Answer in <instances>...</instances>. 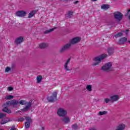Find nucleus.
<instances>
[{"label": "nucleus", "instance_id": "nucleus-39", "mask_svg": "<svg viewBox=\"0 0 130 130\" xmlns=\"http://www.w3.org/2000/svg\"><path fill=\"white\" fill-rule=\"evenodd\" d=\"M74 5H77V4H79V2L78 1H76V2H74Z\"/></svg>", "mask_w": 130, "mask_h": 130}, {"label": "nucleus", "instance_id": "nucleus-37", "mask_svg": "<svg viewBox=\"0 0 130 130\" xmlns=\"http://www.w3.org/2000/svg\"><path fill=\"white\" fill-rule=\"evenodd\" d=\"M129 13H130V9H129V10H128L127 11V13H126V14H125V16H128V14H129Z\"/></svg>", "mask_w": 130, "mask_h": 130}, {"label": "nucleus", "instance_id": "nucleus-34", "mask_svg": "<svg viewBox=\"0 0 130 130\" xmlns=\"http://www.w3.org/2000/svg\"><path fill=\"white\" fill-rule=\"evenodd\" d=\"M24 119H25L23 117H21V118H18V121H24Z\"/></svg>", "mask_w": 130, "mask_h": 130}, {"label": "nucleus", "instance_id": "nucleus-5", "mask_svg": "<svg viewBox=\"0 0 130 130\" xmlns=\"http://www.w3.org/2000/svg\"><path fill=\"white\" fill-rule=\"evenodd\" d=\"M57 112L59 116H61L62 117L66 116V115L68 114V112H67V110L62 108L58 109L57 111Z\"/></svg>", "mask_w": 130, "mask_h": 130}, {"label": "nucleus", "instance_id": "nucleus-43", "mask_svg": "<svg viewBox=\"0 0 130 130\" xmlns=\"http://www.w3.org/2000/svg\"><path fill=\"white\" fill-rule=\"evenodd\" d=\"M128 31H129L128 29L126 30V32H128Z\"/></svg>", "mask_w": 130, "mask_h": 130}, {"label": "nucleus", "instance_id": "nucleus-6", "mask_svg": "<svg viewBox=\"0 0 130 130\" xmlns=\"http://www.w3.org/2000/svg\"><path fill=\"white\" fill-rule=\"evenodd\" d=\"M57 98V91L54 92L52 94V95L51 96L48 97V101L49 102H54L55 100H56V98Z\"/></svg>", "mask_w": 130, "mask_h": 130}, {"label": "nucleus", "instance_id": "nucleus-4", "mask_svg": "<svg viewBox=\"0 0 130 130\" xmlns=\"http://www.w3.org/2000/svg\"><path fill=\"white\" fill-rule=\"evenodd\" d=\"M112 67V63L108 62L105 64L104 66H103L101 68L102 71H104V72H109L110 71H112L111 67Z\"/></svg>", "mask_w": 130, "mask_h": 130}, {"label": "nucleus", "instance_id": "nucleus-42", "mask_svg": "<svg viewBox=\"0 0 130 130\" xmlns=\"http://www.w3.org/2000/svg\"><path fill=\"white\" fill-rule=\"evenodd\" d=\"M44 129H45L44 127H42V130H44Z\"/></svg>", "mask_w": 130, "mask_h": 130}, {"label": "nucleus", "instance_id": "nucleus-23", "mask_svg": "<svg viewBox=\"0 0 130 130\" xmlns=\"http://www.w3.org/2000/svg\"><path fill=\"white\" fill-rule=\"evenodd\" d=\"M55 29H56V27H54V28H51L50 29L46 30L44 32V34H48L50 33L51 32H52V31H53Z\"/></svg>", "mask_w": 130, "mask_h": 130}, {"label": "nucleus", "instance_id": "nucleus-12", "mask_svg": "<svg viewBox=\"0 0 130 130\" xmlns=\"http://www.w3.org/2000/svg\"><path fill=\"white\" fill-rule=\"evenodd\" d=\"M111 102H116L119 99V96L113 95L110 96Z\"/></svg>", "mask_w": 130, "mask_h": 130}, {"label": "nucleus", "instance_id": "nucleus-25", "mask_svg": "<svg viewBox=\"0 0 130 130\" xmlns=\"http://www.w3.org/2000/svg\"><path fill=\"white\" fill-rule=\"evenodd\" d=\"M123 34L122 32H118L117 34L115 35L114 36V37L115 38H118L119 37H121V36H122Z\"/></svg>", "mask_w": 130, "mask_h": 130}, {"label": "nucleus", "instance_id": "nucleus-14", "mask_svg": "<svg viewBox=\"0 0 130 130\" xmlns=\"http://www.w3.org/2000/svg\"><path fill=\"white\" fill-rule=\"evenodd\" d=\"M4 108L2 109V111L4 112H6V113H8L9 114L12 113V111L9 109H8V107H6L5 106V104H4Z\"/></svg>", "mask_w": 130, "mask_h": 130}, {"label": "nucleus", "instance_id": "nucleus-8", "mask_svg": "<svg viewBox=\"0 0 130 130\" xmlns=\"http://www.w3.org/2000/svg\"><path fill=\"white\" fill-rule=\"evenodd\" d=\"M16 16L17 17H19L20 18H24V17H26L27 15V12L23 10L18 11L15 13Z\"/></svg>", "mask_w": 130, "mask_h": 130}, {"label": "nucleus", "instance_id": "nucleus-27", "mask_svg": "<svg viewBox=\"0 0 130 130\" xmlns=\"http://www.w3.org/2000/svg\"><path fill=\"white\" fill-rule=\"evenodd\" d=\"M25 128L28 129L29 127H30V122L27 121L25 122Z\"/></svg>", "mask_w": 130, "mask_h": 130}, {"label": "nucleus", "instance_id": "nucleus-21", "mask_svg": "<svg viewBox=\"0 0 130 130\" xmlns=\"http://www.w3.org/2000/svg\"><path fill=\"white\" fill-rule=\"evenodd\" d=\"M72 129L73 130H77L79 129V125L77 124H74L71 126Z\"/></svg>", "mask_w": 130, "mask_h": 130}, {"label": "nucleus", "instance_id": "nucleus-7", "mask_svg": "<svg viewBox=\"0 0 130 130\" xmlns=\"http://www.w3.org/2000/svg\"><path fill=\"white\" fill-rule=\"evenodd\" d=\"M114 17L117 21H121L122 18H123V15L119 12H115L114 13Z\"/></svg>", "mask_w": 130, "mask_h": 130}, {"label": "nucleus", "instance_id": "nucleus-18", "mask_svg": "<svg viewBox=\"0 0 130 130\" xmlns=\"http://www.w3.org/2000/svg\"><path fill=\"white\" fill-rule=\"evenodd\" d=\"M36 13H37V10H34V11L30 12V13H29L28 14V18H33V17H34V15H35V14H36Z\"/></svg>", "mask_w": 130, "mask_h": 130}, {"label": "nucleus", "instance_id": "nucleus-10", "mask_svg": "<svg viewBox=\"0 0 130 130\" xmlns=\"http://www.w3.org/2000/svg\"><path fill=\"white\" fill-rule=\"evenodd\" d=\"M32 106V102H29L27 103V105L25 106L23 109L21 110L23 112H26L28 111Z\"/></svg>", "mask_w": 130, "mask_h": 130}, {"label": "nucleus", "instance_id": "nucleus-35", "mask_svg": "<svg viewBox=\"0 0 130 130\" xmlns=\"http://www.w3.org/2000/svg\"><path fill=\"white\" fill-rule=\"evenodd\" d=\"M8 122V121H4V120H2L1 122V124H5V123H7Z\"/></svg>", "mask_w": 130, "mask_h": 130}, {"label": "nucleus", "instance_id": "nucleus-20", "mask_svg": "<svg viewBox=\"0 0 130 130\" xmlns=\"http://www.w3.org/2000/svg\"><path fill=\"white\" fill-rule=\"evenodd\" d=\"M101 9H102V10H108L109 9V5H102L101 6Z\"/></svg>", "mask_w": 130, "mask_h": 130}, {"label": "nucleus", "instance_id": "nucleus-3", "mask_svg": "<svg viewBox=\"0 0 130 130\" xmlns=\"http://www.w3.org/2000/svg\"><path fill=\"white\" fill-rule=\"evenodd\" d=\"M4 105L5 106H6V107H10V106L12 105L13 107L16 108L17 107L18 105H19V101L12 100L11 101L7 102Z\"/></svg>", "mask_w": 130, "mask_h": 130}, {"label": "nucleus", "instance_id": "nucleus-32", "mask_svg": "<svg viewBox=\"0 0 130 130\" xmlns=\"http://www.w3.org/2000/svg\"><path fill=\"white\" fill-rule=\"evenodd\" d=\"M25 119L27 121H28V122H32V119L29 117H25Z\"/></svg>", "mask_w": 130, "mask_h": 130}, {"label": "nucleus", "instance_id": "nucleus-16", "mask_svg": "<svg viewBox=\"0 0 130 130\" xmlns=\"http://www.w3.org/2000/svg\"><path fill=\"white\" fill-rule=\"evenodd\" d=\"M108 53L109 55H112L114 53V48L113 47L109 48L108 49Z\"/></svg>", "mask_w": 130, "mask_h": 130}, {"label": "nucleus", "instance_id": "nucleus-41", "mask_svg": "<svg viewBox=\"0 0 130 130\" xmlns=\"http://www.w3.org/2000/svg\"><path fill=\"white\" fill-rule=\"evenodd\" d=\"M10 130H16V128H12Z\"/></svg>", "mask_w": 130, "mask_h": 130}, {"label": "nucleus", "instance_id": "nucleus-9", "mask_svg": "<svg viewBox=\"0 0 130 130\" xmlns=\"http://www.w3.org/2000/svg\"><path fill=\"white\" fill-rule=\"evenodd\" d=\"M70 61H71V59L69 58L64 64V70L66 72H71L72 71V68L69 66L70 64Z\"/></svg>", "mask_w": 130, "mask_h": 130}, {"label": "nucleus", "instance_id": "nucleus-2", "mask_svg": "<svg viewBox=\"0 0 130 130\" xmlns=\"http://www.w3.org/2000/svg\"><path fill=\"white\" fill-rule=\"evenodd\" d=\"M108 55L107 54H103L101 55L100 56H99L98 57H96L94 58V61H95V62L93 63L92 64V66H98L100 62H101V60L103 59H104V58H106L107 57Z\"/></svg>", "mask_w": 130, "mask_h": 130}, {"label": "nucleus", "instance_id": "nucleus-44", "mask_svg": "<svg viewBox=\"0 0 130 130\" xmlns=\"http://www.w3.org/2000/svg\"><path fill=\"white\" fill-rule=\"evenodd\" d=\"M97 0H92L93 2H96Z\"/></svg>", "mask_w": 130, "mask_h": 130}, {"label": "nucleus", "instance_id": "nucleus-26", "mask_svg": "<svg viewBox=\"0 0 130 130\" xmlns=\"http://www.w3.org/2000/svg\"><path fill=\"white\" fill-rule=\"evenodd\" d=\"M107 113V111H104L103 112L100 111L99 113V115H106Z\"/></svg>", "mask_w": 130, "mask_h": 130}, {"label": "nucleus", "instance_id": "nucleus-33", "mask_svg": "<svg viewBox=\"0 0 130 130\" xmlns=\"http://www.w3.org/2000/svg\"><path fill=\"white\" fill-rule=\"evenodd\" d=\"M11 71V68L9 67H6L5 69L6 73H8V72H10Z\"/></svg>", "mask_w": 130, "mask_h": 130}, {"label": "nucleus", "instance_id": "nucleus-38", "mask_svg": "<svg viewBox=\"0 0 130 130\" xmlns=\"http://www.w3.org/2000/svg\"><path fill=\"white\" fill-rule=\"evenodd\" d=\"M13 87H8V90L9 91H13Z\"/></svg>", "mask_w": 130, "mask_h": 130}, {"label": "nucleus", "instance_id": "nucleus-22", "mask_svg": "<svg viewBox=\"0 0 130 130\" xmlns=\"http://www.w3.org/2000/svg\"><path fill=\"white\" fill-rule=\"evenodd\" d=\"M19 104H20V105H26L27 104L28 105V102L26 101L21 100L19 102Z\"/></svg>", "mask_w": 130, "mask_h": 130}, {"label": "nucleus", "instance_id": "nucleus-19", "mask_svg": "<svg viewBox=\"0 0 130 130\" xmlns=\"http://www.w3.org/2000/svg\"><path fill=\"white\" fill-rule=\"evenodd\" d=\"M42 79H43V77H42V76L39 75L37 77V82L38 84H39L42 82Z\"/></svg>", "mask_w": 130, "mask_h": 130}, {"label": "nucleus", "instance_id": "nucleus-28", "mask_svg": "<svg viewBox=\"0 0 130 130\" xmlns=\"http://www.w3.org/2000/svg\"><path fill=\"white\" fill-rule=\"evenodd\" d=\"M86 89L88 90V91L91 92V91H92V86L90 85H87L86 86Z\"/></svg>", "mask_w": 130, "mask_h": 130}, {"label": "nucleus", "instance_id": "nucleus-24", "mask_svg": "<svg viewBox=\"0 0 130 130\" xmlns=\"http://www.w3.org/2000/svg\"><path fill=\"white\" fill-rule=\"evenodd\" d=\"M13 98H14V96L11 95H6L5 97L6 100H10V99H13Z\"/></svg>", "mask_w": 130, "mask_h": 130}, {"label": "nucleus", "instance_id": "nucleus-13", "mask_svg": "<svg viewBox=\"0 0 130 130\" xmlns=\"http://www.w3.org/2000/svg\"><path fill=\"white\" fill-rule=\"evenodd\" d=\"M62 121L64 123L68 124L70 123V122L71 121V119H70V117L66 116L62 118Z\"/></svg>", "mask_w": 130, "mask_h": 130}, {"label": "nucleus", "instance_id": "nucleus-45", "mask_svg": "<svg viewBox=\"0 0 130 130\" xmlns=\"http://www.w3.org/2000/svg\"><path fill=\"white\" fill-rule=\"evenodd\" d=\"M0 130H4V129H0Z\"/></svg>", "mask_w": 130, "mask_h": 130}, {"label": "nucleus", "instance_id": "nucleus-30", "mask_svg": "<svg viewBox=\"0 0 130 130\" xmlns=\"http://www.w3.org/2000/svg\"><path fill=\"white\" fill-rule=\"evenodd\" d=\"M7 115L6 114H4L3 113H0V118H4V117H6Z\"/></svg>", "mask_w": 130, "mask_h": 130}, {"label": "nucleus", "instance_id": "nucleus-36", "mask_svg": "<svg viewBox=\"0 0 130 130\" xmlns=\"http://www.w3.org/2000/svg\"><path fill=\"white\" fill-rule=\"evenodd\" d=\"M89 130H97V127H90L89 128Z\"/></svg>", "mask_w": 130, "mask_h": 130}, {"label": "nucleus", "instance_id": "nucleus-29", "mask_svg": "<svg viewBox=\"0 0 130 130\" xmlns=\"http://www.w3.org/2000/svg\"><path fill=\"white\" fill-rule=\"evenodd\" d=\"M73 14H74V12L72 11H69L68 14V17L72 18V16H73Z\"/></svg>", "mask_w": 130, "mask_h": 130}, {"label": "nucleus", "instance_id": "nucleus-31", "mask_svg": "<svg viewBox=\"0 0 130 130\" xmlns=\"http://www.w3.org/2000/svg\"><path fill=\"white\" fill-rule=\"evenodd\" d=\"M104 101L105 103H109V102H111V99H109L108 98H106L104 99Z\"/></svg>", "mask_w": 130, "mask_h": 130}, {"label": "nucleus", "instance_id": "nucleus-15", "mask_svg": "<svg viewBox=\"0 0 130 130\" xmlns=\"http://www.w3.org/2000/svg\"><path fill=\"white\" fill-rule=\"evenodd\" d=\"M39 48H41V49H44V48H47V47H48V44L45 43H41L39 46Z\"/></svg>", "mask_w": 130, "mask_h": 130}, {"label": "nucleus", "instance_id": "nucleus-11", "mask_svg": "<svg viewBox=\"0 0 130 130\" xmlns=\"http://www.w3.org/2000/svg\"><path fill=\"white\" fill-rule=\"evenodd\" d=\"M23 41H24V38H23V37H19L16 39L15 41V43L17 45H19V44H21V43H22Z\"/></svg>", "mask_w": 130, "mask_h": 130}, {"label": "nucleus", "instance_id": "nucleus-40", "mask_svg": "<svg viewBox=\"0 0 130 130\" xmlns=\"http://www.w3.org/2000/svg\"><path fill=\"white\" fill-rule=\"evenodd\" d=\"M64 2H71V1H73V0H62Z\"/></svg>", "mask_w": 130, "mask_h": 130}, {"label": "nucleus", "instance_id": "nucleus-1", "mask_svg": "<svg viewBox=\"0 0 130 130\" xmlns=\"http://www.w3.org/2000/svg\"><path fill=\"white\" fill-rule=\"evenodd\" d=\"M81 41V38L80 37H77L73 39H72L69 43H67L65 44L63 46H62L60 50V52L61 53L67 51V50H69L71 47L72 46V44H77V43H79Z\"/></svg>", "mask_w": 130, "mask_h": 130}, {"label": "nucleus", "instance_id": "nucleus-17", "mask_svg": "<svg viewBox=\"0 0 130 130\" xmlns=\"http://www.w3.org/2000/svg\"><path fill=\"white\" fill-rule=\"evenodd\" d=\"M127 40V38L124 37L121 38L119 41V44H124L125 42H126V41Z\"/></svg>", "mask_w": 130, "mask_h": 130}]
</instances>
